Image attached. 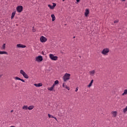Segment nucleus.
I'll return each instance as SVG.
<instances>
[{
    "instance_id": "1",
    "label": "nucleus",
    "mask_w": 127,
    "mask_h": 127,
    "mask_svg": "<svg viewBox=\"0 0 127 127\" xmlns=\"http://www.w3.org/2000/svg\"><path fill=\"white\" fill-rule=\"evenodd\" d=\"M71 78V74L65 73L63 77V80L64 82H67V81L70 80Z\"/></svg>"
},
{
    "instance_id": "2",
    "label": "nucleus",
    "mask_w": 127,
    "mask_h": 127,
    "mask_svg": "<svg viewBox=\"0 0 127 127\" xmlns=\"http://www.w3.org/2000/svg\"><path fill=\"white\" fill-rule=\"evenodd\" d=\"M109 53H110V49L109 48H104L101 51V54L104 56H107V55H109Z\"/></svg>"
},
{
    "instance_id": "3",
    "label": "nucleus",
    "mask_w": 127,
    "mask_h": 127,
    "mask_svg": "<svg viewBox=\"0 0 127 127\" xmlns=\"http://www.w3.org/2000/svg\"><path fill=\"white\" fill-rule=\"evenodd\" d=\"M35 61L38 63H40L43 61V57L42 56H38L35 59Z\"/></svg>"
},
{
    "instance_id": "4",
    "label": "nucleus",
    "mask_w": 127,
    "mask_h": 127,
    "mask_svg": "<svg viewBox=\"0 0 127 127\" xmlns=\"http://www.w3.org/2000/svg\"><path fill=\"white\" fill-rule=\"evenodd\" d=\"M20 74L24 77L25 79H28L29 78V76L27 74H26V72L24 71L23 69H20Z\"/></svg>"
},
{
    "instance_id": "5",
    "label": "nucleus",
    "mask_w": 127,
    "mask_h": 127,
    "mask_svg": "<svg viewBox=\"0 0 127 127\" xmlns=\"http://www.w3.org/2000/svg\"><path fill=\"white\" fill-rule=\"evenodd\" d=\"M49 58H50L51 60H52V61H57V60H58V57L55 56V55L53 54H49Z\"/></svg>"
},
{
    "instance_id": "6",
    "label": "nucleus",
    "mask_w": 127,
    "mask_h": 127,
    "mask_svg": "<svg viewBox=\"0 0 127 127\" xmlns=\"http://www.w3.org/2000/svg\"><path fill=\"white\" fill-rule=\"evenodd\" d=\"M40 41L42 43H45L47 41V38L44 37V36H41L40 37Z\"/></svg>"
},
{
    "instance_id": "7",
    "label": "nucleus",
    "mask_w": 127,
    "mask_h": 127,
    "mask_svg": "<svg viewBox=\"0 0 127 127\" xmlns=\"http://www.w3.org/2000/svg\"><path fill=\"white\" fill-rule=\"evenodd\" d=\"M16 10L17 12L20 13L22 11V10H23V7L22 5L18 6L16 7Z\"/></svg>"
},
{
    "instance_id": "8",
    "label": "nucleus",
    "mask_w": 127,
    "mask_h": 127,
    "mask_svg": "<svg viewBox=\"0 0 127 127\" xmlns=\"http://www.w3.org/2000/svg\"><path fill=\"white\" fill-rule=\"evenodd\" d=\"M63 88H64V89H66V90H67L68 91H70V87L67 86L66 83L64 82L63 83Z\"/></svg>"
},
{
    "instance_id": "9",
    "label": "nucleus",
    "mask_w": 127,
    "mask_h": 127,
    "mask_svg": "<svg viewBox=\"0 0 127 127\" xmlns=\"http://www.w3.org/2000/svg\"><path fill=\"white\" fill-rule=\"evenodd\" d=\"M17 48H25L26 47V46L21 44H18L16 45Z\"/></svg>"
},
{
    "instance_id": "10",
    "label": "nucleus",
    "mask_w": 127,
    "mask_h": 127,
    "mask_svg": "<svg viewBox=\"0 0 127 127\" xmlns=\"http://www.w3.org/2000/svg\"><path fill=\"white\" fill-rule=\"evenodd\" d=\"M111 115L112 116V118H116L117 116H118V112L112 111L111 112Z\"/></svg>"
},
{
    "instance_id": "11",
    "label": "nucleus",
    "mask_w": 127,
    "mask_h": 127,
    "mask_svg": "<svg viewBox=\"0 0 127 127\" xmlns=\"http://www.w3.org/2000/svg\"><path fill=\"white\" fill-rule=\"evenodd\" d=\"M48 7L50 8V9H54V7L56 6V3H53V5H51L50 4L48 5Z\"/></svg>"
},
{
    "instance_id": "12",
    "label": "nucleus",
    "mask_w": 127,
    "mask_h": 127,
    "mask_svg": "<svg viewBox=\"0 0 127 127\" xmlns=\"http://www.w3.org/2000/svg\"><path fill=\"white\" fill-rule=\"evenodd\" d=\"M89 13H90V10L88 8L86 9L84 12L85 17H88V15Z\"/></svg>"
},
{
    "instance_id": "13",
    "label": "nucleus",
    "mask_w": 127,
    "mask_h": 127,
    "mask_svg": "<svg viewBox=\"0 0 127 127\" xmlns=\"http://www.w3.org/2000/svg\"><path fill=\"white\" fill-rule=\"evenodd\" d=\"M14 79H15V80H18L19 81H21V82H23V83H24L25 82L24 79H21L17 76L15 77Z\"/></svg>"
},
{
    "instance_id": "14",
    "label": "nucleus",
    "mask_w": 127,
    "mask_h": 127,
    "mask_svg": "<svg viewBox=\"0 0 127 127\" xmlns=\"http://www.w3.org/2000/svg\"><path fill=\"white\" fill-rule=\"evenodd\" d=\"M54 88H55V86L53 84L51 87L48 88V91H54Z\"/></svg>"
},
{
    "instance_id": "15",
    "label": "nucleus",
    "mask_w": 127,
    "mask_h": 127,
    "mask_svg": "<svg viewBox=\"0 0 127 127\" xmlns=\"http://www.w3.org/2000/svg\"><path fill=\"white\" fill-rule=\"evenodd\" d=\"M95 73H96V71L95 70H92L89 71L90 76H94L95 75Z\"/></svg>"
},
{
    "instance_id": "16",
    "label": "nucleus",
    "mask_w": 127,
    "mask_h": 127,
    "mask_svg": "<svg viewBox=\"0 0 127 127\" xmlns=\"http://www.w3.org/2000/svg\"><path fill=\"white\" fill-rule=\"evenodd\" d=\"M93 83H94V80L92 79L89 85H87L88 88H91L93 86Z\"/></svg>"
},
{
    "instance_id": "17",
    "label": "nucleus",
    "mask_w": 127,
    "mask_h": 127,
    "mask_svg": "<svg viewBox=\"0 0 127 127\" xmlns=\"http://www.w3.org/2000/svg\"><path fill=\"white\" fill-rule=\"evenodd\" d=\"M34 86H35V87H42V83H35L34 84Z\"/></svg>"
},
{
    "instance_id": "18",
    "label": "nucleus",
    "mask_w": 127,
    "mask_h": 127,
    "mask_svg": "<svg viewBox=\"0 0 127 127\" xmlns=\"http://www.w3.org/2000/svg\"><path fill=\"white\" fill-rule=\"evenodd\" d=\"M123 114H124V115H126V114H127V105L126 107V108L123 109Z\"/></svg>"
},
{
    "instance_id": "19",
    "label": "nucleus",
    "mask_w": 127,
    "mask_h": 127,
    "mask_svg": "<svg viewBox=\"0 0 127 127\" xmlns=\"http://www.w3.org/2000/svg\"><path fill=\"white\" fill-rule=\"evenodd\" d=\"M34 109V106L33 105H30L29 107H28V110L29 111H31V110H33Z\"/></svg>"
},
{
    "instance_id": "20",
    "label": "nucleus",
    "mask_w": 127,
    "mask_h": 127,
    "mask_svg": "<svg viewBox=\"0 0 127 127\" xmlns=\"http://www.w3.org/2000/svg\"><path fill=\"white\" fill-rule=\"evenodd\" d=\"M15 13H16V12L14 11L12 13L11 16V19H13V17H14V16L15 15Z\"/></svg>"
},
{
    "instance_id": "21",
    "label": "nucleus",
    "mask_w": 127,
    "mask_h": 127,
    "mask_svg": "<svg viewBox=\"0 0 127 127\" xmlns=\"http://www.w3.org/2000/svg\"><path fill=\"white\" fill-rule=\"evenodd\" d=\"M22 109L24 110H28V106H27V105H24Z\"/></svg>"
},
{
    "instance_id": "22",
    "label": "nucleus",
    "mask_w": 127,
    "mask_h": 127,
    "mask_svg": "<svg viewBox=\"0 0 127 127\" xmlns=\"http://www.w3.org/2000/svg\"><path fill=\"white\" fill-rule=\"evenodd\" d=\"M51 17H52V21H54L55 19H56V17H55V15L54 14H52Z\"/></svg>"
},
{
    "instance_id": "23",
    "label": "nucleus",
    "mask_w": 127,
    "mask_h": 127,
    "mask_svg": "<svg viewBox=\"0 0 127 127\" xmlns=\"http://www.w3.org/2000/svg\"><path fill=\"white\" fill-rule=\"evenodd\" d=\"M3 54H6V55H7V52H6V51H0V55H2Z\"/></svg>"
},
{
    "instance_id": "24",
    "label": "nucleus",
    "mask_w": 127,
    "mask_h": 127,
    "mask_svg": "<svg viewBox=\"0 0 127 127\" xmlns=\"http://www.w3.org/2000/svg\"><path fill=\"white\" fill-rule=\"evenodd\" d=\"M126 95H127V89H125L124 93L122 94V96H126Z\"/></svg>"
},
{
    "instance_id": "25",
    "label": "nucleus",
    "mask_w": 127,
    "mask_h": 127,
    "mask_svg": "<svg viewBox=\"0 0 127 127\" xmlns=\"http://www.w3.org/2000/svg\"><path fill=\"white\" fill-rule=\"evenodd\" d=\"M58 84H59V81L57 80L55 81L53 85H54V86H56V85H58Z\"/></svg>"
},
{
    "instance_id": "26",
    "label": "nucleus",
    "mask_w": 127,
    "mask_h": 127,
    "mask_svg": "<svg viewBox=\"0 0 127 127\" xmlns=\"http://www.w3.org/2000/svg\"><path fill=\"white\" fill-rule=\"evenodd\" d=\"M1 49H2V50H4V49H5V44H3L2 45V47H1Z\"/></svg>"
},
{
    "instance_id": "27",
    "label": "nucleus",
    "mask_w": 127,
    "mask_h": 127,
    "mask_svg": "<svg viewBox=\"0 0 127 127\" xmlns=\"http://www.w3.org/2000/svg\"><path fill=\"white\" fill-rule=\"evenodd\" d=\"M48 117L50 118H52L53 119V118H54V117L53 115H51L50 114H48Z\"/></svg>"
},
{
    "instance_id": "28",
    "label": "nucleus",
    "mask_w": 127,
    "mask_h": 127,
    "mask_svg": "<svg viewBox=\"0 0 127 127\" xmlns=\"http://www.w3.org/2000/svg\"><path fill=\"white\" fill-rule=\"evenodd\" d=\"M78 90H79V87H76L75 88V92H78Z\"/></svg>"
},
{
    "instance_id": "29",
    "label": "nucleus",
    "mask_w": 127,
    "mask_h": 127,
    "mask_svg": "<svg viewBox=\"0 0 127 127\" xmlns=\"http://www.w3.org/2000/svg\"><path fill=\"white\" fill-rule=\"evenodd\" d=\"M114 23H118V22H119V20H115L114 21Z\"/></svg>"
},
{
    "instance_id": "30",
    "label": "nucleus",
    "mask_w": 127,
    "mask_h": 127,
    "mask_svg": "<svg viewBox=\"0 0 127 127\" xmlns=\"http://www.w3.org/2000/svg\"><path fill=\"white\" fill-rule=\"evenodd\" d=\"M53 119H55V120H56V121H57V122H58V120H57V118L56 117H54V118H53Z\"/></svg>"
},
{
    "instance_id": "31",
    "label": "nucleus",
    "mask_w": 127,
    "mask_h": 127,
    "mask_svg": "<svg viewBox=\"0 0 127 127\" xmlns=\"http://www.w3.org/2000/svg\"><path fill=\"white\" fill-rule=\"evenodd\" d=\"M79 1H80V0H76L77 3H78V2H79Z\"/></svg>"
},
{
    "instance_id": "32",
    "label": "nucleus",
    "mask_w": 127,
    "mask_h": 127,
    "mask_svg": "<svg viewBox=\"0 0 127 127\" xmlns=\"http://www.w3.org/2000/svg\"><path fill=\"white\" fill-rule=\"evenodd\" d=\"M1 76H2V74H0V78L1 77Z\"/></svg>"
},
{
    "instance_id": "33",
    "label": "nucleus",
    "mask_w": 127,
    "mask_h": 127,
    "mask_svg": "<svg viewBox=\"0 0 127 127\" xmlns=\"http://www.w3.org/2000/svg\"><path fill=\"white\" fill-rule=\"evenodd\" d=\"M15 127V126H11V127Z\"/></svg>"
},
{
    "instance_id": "34",
    "label": "nucleus",
    "mask_w": 127,
    "mask_h": 127,
    "mask_svg": "<svg viewBox=\"0 0 127 127\" xmlns=\"http://www.w3.org/2000/svg\"><path fill=\"white\" fill-rule=\"evenodd\" d=\"M12 112H13V110L11 111V113H12Z\"/></svg>"
},
{
    "instance_id": "35",
    "label": "nucleus",
    "mask_w": 127,
    "mask_h": 127,
    "mask_svg": "<svg viewBox=\"0 0 127 127\" xmlns=\"http://www.w3.org/2000/svg\"><path fill=\"white\" fill-rule=\"evenodd\" d=\"M126 0H122L123 1H125Z\"/></svg>"
},
{
    "instance_id": "36",
    "label": "nucleus",
    "mask_w": 127,
    "mask_h": 127,
    "mask_svg": "<svg viewBox=\"0 0 127 127\" xmlns=\"http://www.w3.org/2000/svg\"><path fill=\"white\" fill-rule=\"evenodd\" d=\"M63 0V1H65V0Z\"/></svg>"
},
{
    "instance_id": "37",
    "label": "nucleus",
    "mask_w": 127,
    "mask_h": 127,
    "mask_svg": "<svg viewBox=\"0 0 127 127\" xmlns=\"http://www.w3.org/2000/svg\"><path fill=\"white\" fill-rule=\"evenodd\" d=\"M33 31L34 32V31H35V30H33Z\"/></svg>"
}]
</instances>
